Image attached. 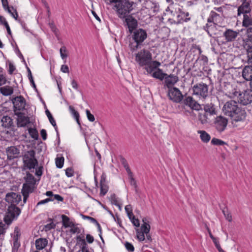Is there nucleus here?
<instances>
[{
	"mask_svg": "<svg viewBox=\"0 0 252 252\" xmlns=\"http://www.w3.org/2000/svg\"><path fill=\"white\" fill-rule=\"evenodd\" d=\"M211 143L214 145H223L224 144H226V143L224 141L216 138H213L212 139Z\"/></svg>",
	"mask_w": 252,
	"mask_h": 252,
	"instance_id": "nucleus-42",
	"label": "nucleus"
},
{
	"mask_svg": "<svg viewBox=\"0 0 252 252\" xmlns=\"http://www.w3.org/2000/svg\"><path fill=\"white\" fill-rule=\"evenodd\" d=\"M15 110H22L25 109L26 106L25 99L22 96H17L12 99Z\"/></svg>",
	"mask_w": 252,
	"mask_h": 252,
	"instance_id": "nucleus-17",
	"label": "nucleus"
},
{
	"mask_svg": "<svg viewBox=\"0 0 252 252\" xmlns=\"http://www.w3.org/2000/svg\"><path fill=\"white\" fill-rule=\"evenodd\" d=\"M0 92L2 95L8 96L13 94V89L10 86H6L0 88Z\"/></svg>",
	"mask_w": 252,
	"mask_h": 252,
	"instance_id": "nucleus-33",
	"label": "nucleus"
},
{
	"mask_svg": "<svg viewBox=\"0 0 252 252\" xmlns=\"http://www.w3.org/2000/svg\"><path fill=\"white\" fill-rule=\"evenodd\" d=\"M225 219L229 222L232 221V216L231 213L227 210V209H224L222 211Z\"/></svg>",
	"mask_w": 252,
	"mask_h": 252,
	"instance_id": "nucleus-43",
	"label": "nucleus"
},
{
	"mask_svg": "<svg viewBox=\"0 0 252 252\" xmlns=\"http://www.w3.org/2000/svg\"><path fill=\"white\" fill-rule=\"evenodd\" d=\"M45 113H46V114L47 115V116L48 117L49 120V121L50 122V123L54 126V127H55V129L57 130V128H56V122H55V121L54 120V118H53L52 117V115H51V113L50 112V111L47 109L46 111H45ZM57 131V130H56Z\"/></svg>",
	"mask_w": 252,
	"mask_h": 252,
	"instance_id": "nucleus-39",
	"label": "nucleus"
},
{
	"mask_svg": "<svg viewBox=\"0 0 252 252\" xmlns=\"http://www.w3.org/2000/svg\"><path fill=\"white\" fill-rule=\"evenodd\" d=\"M239 32L230 29H227L223 32V36L227 42L234 40L238 35Z\"/></svg>",
	"mask_w": 252,
	"mask_h": 252,
	"instance_id": "nucleus-25",
	"label": "nucleus"
},
{
	"mask_svg": "<svg viewBox=\"0 0 252 252\" xmlns=\"http://www.w3.org/2000/svg\"><path fill=\"white\" fill-rule=\"evenodd\" d=\"M29 132L32 138L37 139L38 137V134L36 129L30 128L29 129Z\"/></svg>",
	"mask_w": 252,
	"mask_h": 252,
	"instance_id": "nucleus-40",
	"label": "nucleus"
},
{
	"mask_svg": "<svg viewBox=\"0 0 252 252\" xmlns=\"http://www.w3.org/2000/svg\"><path fill=\"white\" fill-rule=\"evenodd\" d=\"M34 189V186L25 183L23 185L22 193L23 195V201L24 203L26 202V200L29 197L30 193L33 192Z\"/></svg>",
	"mask_w": 252,
	"mask_h": 252,
	"instance_id": "nucleus-22",
	"label": "nucleus"
},
{
	"mask_svg": "<svg viewBox=\"0 0 252 252\" xmlns=\"http://www.w3.org/2000/svg\"><path fill=\"white\" fill-rule=\"evenodd\" d=\"M111 200L112 203L115 205L119 206V208L121 209V206L118 202V200L116 197V196L115 194H112L111 196Z\"/></svg>",
	"mask_w": 252,
	"mask_h": 252,
	"instance_id": "nucleus-51",
	"label": "nucleus"
},
{
	"mask_svg": "<svg viewBox=\"0 0 252 252\" xmlns=\"http://www.w3.org/2000/svg\"><path fill=\"white\" fill-rule=\"evenodd\" d=\"M40 134H41V135L42 136V139L45 140L47 138V133H46V130L44 129H42L41 131H40Z\"/></svg>",
	"mask_w": 252,
	"mask_h": 252,
	"instance_id": "nucleus-62",
	"label": "nucleus"
},
{
	"mask_svg": "<svg viewBox=\"0 0 252 252\" xmlns=\"http://www.w3.org/2000/svg\"><path fill=\"white\" fill-rule=\"evenodd\" d=\"M8 224H6L2 222H0V235H4L5 233L6 230L8 227Z\"/></svg>",
	"mask_w": 252,
	"mask_h": 252,
	"instance_id": "nucleus-47",
	"label": "nucleus"
},
{
	"mask_svg": "<svg viewBox=\"0 0 252 252\" xmlns=\"http://www.w3.org/2000/svg\"><path fill=\"white\" fill-rule=\"evenodd\" d=\"M5 199L6 201L11 205L16 206L21 200V196L15 192H11L6 194Z\"/></svg>",
	"mask_w": 252,
	"mask_h": 252,
	"instance_id": "nucleus-16",
	"label": "nucleus"
},
{
	"mask_svg": "<svg viewBox=\"0 0 252 252\" xmlns=\"http://www.w3.org/2000/svg\"><path fill=\"white\" fill-rule=\"evenodd\" d=\"M198 132L199 133H200V138H201V140L203 142L207 143V142H208L210 141V140L211 139V136L205 131H204V130H199V131H198Z\"/></svg>",
	"mask_w": 252,
	"mask_h": 252,
	"instance_id": "nucleus-36",
	"label": "nucleus"
},
{
	"mask_svg": "<svg viewBox=\"0 0 252 252\" xmlns=\"http://www.w3.org/2000/svg\"><path fill=\"white\" fill-rule=\"evenodd\" d=\"M25 180H26V184H30L32 185H34L36 183V180L33 177V176L29 172H28L27 173L26 177L25 178Z\"/></svg>",
	"mask_w": 252,
	"mask_h": 252,
	"instance_id": "nucleus-37",
	"label": "nucleus"
},
{
	"mask_svg": "<svg viewBox=\"0 0 252 252\" xmlns=\"http://www.w3.org/2000/svg\"><path fill=\"white\" fill-rule=\"evenodd\" d=\"M217 23H207L204 29L210 36L212 37L217 34Z\"/></svg>",
	"mask_w": 252,
	"mask_h": 252,
	"instance_id": "nucleus-27",
	"label": "nucleus"
},
{
	"mask_svg": "<svg viewBox=\"0 0 252 252\" xmlns=\"http://www.w3.org/2000/svg\"><path fill=\"white\" fill-rule=\"evenodd\" d=\"M222 111L225 116L230 118L233 127H238L241 123L246 121L247 113L245 110L235 100L226 102L222 108Z\"/></svg>",
	"mask_w": 252,
	"mask_h": 252,
	"instance_id": "nucleus-1",
	"label": "nucleus"
},
{
	"mask_svg": "<svg viewBox=\"0 0 252 252\" xmlns=\"http://www.w3.org/2000/svg\"><path fill=\"white\" fill-rule=\"evenodd\" d=\"M151 229L150 226H144L141 225L140 229H137L136 230V236L137 239L140 241H143L145 240V233H148L150 232Z\"/></svg>",
	"mask_w": 252,
	"mask_h": 252,
	"instance_id": "nucleus-20",
	"label": "nucleus"
},
{
	"mask_svg": "<svg viewBox=\"0 0 252 252\" xmlns=\"http://www.w3.org/2000/svg\"><path fill=\"white\" fill-rule=\"evenodd\" d=\"M82 217L84 219H87L88 220H90L93 223H97V220L95 219L90 216L82 215Z\"/></svg>",
	"mask_w": 252,
	"mask_h": 252,
	"instance_id": "nucleus-57",
	"label": "nucleus"
},
{
	"mask_svg": "<svg viewBox=\"0 0 252 252\" xmlns=\"http://www.w3.org/2000/svg\"><path fill=\"white\" fill-rule=\"evenodd\" d=\"M37 160L34 157L30 161H29L27 163L24 164V165H25L28 169H34L35 166L37 165Z\"/></svg>",
	"mask_w": 252,
	"mask_h": 252,
	"instance_id": "nucleus-38",
	"label": "nucleus"
},
{
	"mask_svg": "<svg viewBox=\"0 0 252 252\" xmlns=\"http://www.w3.org/2000/svg\"><path fill=\"white\" fill-rule=\"evenodd\" d=\"M204 110L203 114L199 113L198 115V120L202 125L211 123L212 116L217 114L216 108L212 104L205 105L204 107Z\"/></svg>",
	"mask_w": 252,
	"mask_h": 252,
	"instance_id": "nucleus-3",
	"label": "nucleus"
},
{
	"mask_svg": "<svg viewBox=\"0 0 252 252\" xmlns=\"http://www.w3.org/2000/svg\"><path fill=\"white\" fill-rule=\"evenodd\" d=\"M86 240L90 244L92 243L94 241V237L90 234H87L86 235Z\"/></svg>",
	"mask_w": 252,
	"mask_h": 252,
	"instance_id": "nucleus-61",
	"label": "nucleus"
},
{
	"mask_svg": "<svg viewBox=\"0 0 252 252\" xmlns=\"http://www.w3.org/2000/svg\"><path fill=\"white\" fill-rule=\"evenodd\" d=\"M108 186L107 184H100V194L102 196L104 195L108 191Z\"/></svg>",
	"mask_w": 252,
	"mask_h": 252,
	"instance_id": "nucleus-41",
	"label": "nucleus"
},
{
	"mask_svg": "<svg viewBox=\"0 0 252 252\" xmlns=\"http://www.w3.org/2000/svg\"><path fill=\"white\" fill-rule=\"evenodd\" d=\"M193 94L205 98L208 95V86L205 83H198L192 87Z\"/></svg>",
	"mask_w": 252,
	"mask_h": 252,
	"instance_id": "nucleus-8",
	"label": "nucleus"
},
{
	"mask_svg": "<svg viewBox=\"0 0 252 252\" xmlns=\"http://www.w3.org/2000/svg\"><path fill=\"white\" fill-rule=\"evenodd\" d=\"M55 224L53 222H50L49 223L45 225L44 226L43 229L45 230V231H47L53 228Z\"/></svg>",
	"mask_w": 252,
	"mask_h": 252,
	"instance_id": "nucleus-54",
	"label": "nucleus"
},
{
	"mask_svg": "<svg viewBox=\"0 0 252 252\" xmlns=\"http://www.w3.org/2000/svg\"><path fill=\"white\" fill-rule=\"evenodd\" d=\"M15 114L17 116V126L18 127L25 126L28 124L30 123L29 117L24 115L23 113L16 112L14 110Z\"/></svg>",
	"mask_w": 252,
	"mask_h": 252,
	"instance_id": "nucleus-18",
	"label": "nucleus"
},
{
	"mask_svg": "<svg viewBox=\"0 0 252 252\" xmlns=\"http://www.w3.org/2000/svg\"><path fill=\"white\" fill-rule=\"evenodd\" d=\"M48 244V241L45 238H39L35 241L36 248L38 250H42Z\"/></svg>",
	"mask_w": 252,
	"mask_h": 252,
	"instance_id": "nucleus-31",
	"label": "nucleus"
},
{
	"mask_svg": "<svg viewBox=\"0 0 252 252\" xmlns=\"http://www.w3.org/2000/svg\"><path fill=\"white\" fill-rule=\"evenodd\" d=\"M242 4L238 7V14H241V12H251V7L250 3L251 0H240Z\"/></svg>",
	"mask_w": 252,
	"mask_h": 252,
	"instance_id": "nucleus-24",
	"label": "nucleus"
},
{
	"mask_svg": "<svg viewBox=\"0 0 252 252\" xmlns=\"http://www.w3.org/2000/svg\"><path fill=\"white\" fill-rule=\"evenodd\" d=\"M167 96L170 100L175 103H180L184 97L182 92L176 87L168 89Z\"/></svg>",
	"mask_w": 252,
	"mask_h": 252,
	"instance_id": "nucleus-9",
	"label": "nucleus"
},
{
	"mask_svg": "<svg viewBox=\"0 0 252 252\" xmlns=\"http://www.w3.org/2000/svg\"><path fill=\"white\" fill-rule=\"evenodd\" d=\"M78 244L80 245L83 252H89L87 249V244L85 240L83 239L80 235H78L76 237Z\"/></svg>",
	"mask_w": 252,
	"mask_h": 252,
	"instance_id": "nucleus-34",
	"label": "nucleus"
},
{
	"mask_svg": "<svg viewBox=\"0 0 252 252\" xmlns=\"http://www.w3.org/2000/svg\"><path fill=\"white\" fill-rule=\"evenodd\" d=\"M167 75L166 73H163L162 69L158 68V67L156 69V70L152 74V76L154 78L158 79L162 81Z\"/></svg>",
	"mask_w": 252,
	"mask_h": 252,
	"instance_id": "nucleus-29",
	"label": "nucleus"
},
{
	"mask_svg": "<svg viewBox=\"0 0 252 252\" xmlns=\"http://www.w3.org/2000/svg\"><path fill=\"white\" fill-rule=\"evenodd\" d=\"M7 158L9 159H12L18 158L20 154V150L15 146L8 147L6 149Z\"/></svg>",
	"mask_w": 252,
	"mask_h": 252,
	"instance_id": "nucleus-23",
	"label": "nucleus"
},
{
	"mask_svg": "<svg viewBox=\"0 0 252 252\" xmlns=\"http://www.w3.org/2000/svg\"><path fill=\"white\" fill-rule=\"evenodd\" d=\"M239 98V101L244 105H247L252 102V90L247 89L241 92L237 96Z\"/></svg>",
	"mask_w": 252,
	"mask_h": 252,
	"instance_id": "nucleus-10",
	"label": "nucleus"
},
{
	"mask_svg": "<svg viewBox=\"0 0 252 252\" xmlns=\"http://www.w3.org/2000/svg\"><path fill=\"white\" fill-rule=\"evenodd\" d=\"M189 13L188 12H181V14L178 15V16H181L182 17V19H183L184 18L186 17L185 19L184 20L185 22H188L190 20V18H188L187 17L189 16Z\"/></svg>",
	"mask_w": 252,
	"mask_h": 252,
	"instance_id": "nucleus-53",
	"label": "nucleus"
},
{
	"mask_svg": "<svg viewBox=\"0 0 252 252\" xmlns=\"http://www.w3.org/2000/svg\"><path fill=\"white\" fill-rule=\"evenodd\" d=\"M6 82L5 77L3 74H0V86L4 85Z\"/></svg>",
	"mask_w": 252,
	"mask_h": 252,
	"instance_id": "nucleus-59",
	"label": "nucleus"
},
{
	"mask_svg": "<svg viewBox=\"0 0 252 252\" xmlns=\"http://www.w3.org/2000/svg\"><path fill=\"white\" fill-rule=\"evenodd\" d=\"M224 90L226 95L232 98L238 96L240 91V89H238L237 87L230 83H228L225 85Z\"/></svg>",
	"mask_w": 252,
	"mask_h": 252,
	"instance_id": "nucleus-14",
	"label": "nucleus"
},
{
	"mask_svg": "<svg viewBox=\"0 0 252 252\" xmlns=\"http://www.w3.org/2000/svg\"><path fill=\"white\" fill-rule=\"evenodd\" d=\"M53 199H51L50 198H46L45 199H44V200H41L40 201H39V202H38L37 203V205H42V204H45L50 201H52Z\"/></svg>",
	"mask_w": 252,
	"mask_h": 252,
	"instance_id": "nucleus-60",
	"label": "nucleus"
},
{
	"mask_svg": "<svg viewBox=\"0 0 252 252\" xmlns=\"http://www.w3.org/2000/svg\"><path fill=\"white\" fill-rule=\"evenodd\" d=\"M141 45L140 43H131L129 44V47L130 50L132 51H134L137 50L138 48H140V45Z\"/></svg>",
	"mask_w": 252,
	"mask_h": 252,
	"instance_id": "nucleus-44",
	"label": "nucleus"
},
{
	"mask_svg": "<svg viewBox=\"0 0 252 252\" xmlns=\"http://www.w3.org/2000/svg\"><path fill=\"white\" fill-rule=\"evenodd\" d=\"M1 126L5 128H9L13 125V120L9 116H3L1 120Z\"/></svg>",
	"mask_w": 252,
	"mask_h": 252,
	"instance_id": "nucleus-30",
	"label": "nucleus"
},
{
	"mask_svg": "<svg viewBox=\"0 0 252 252\" xmlns=\"http://www.w3.org/2000/svg\"><path fill=\"white\" fill-rule=\"evenodd\" d=\"M21 235L20 230L18 227H15L14 229L13 239H19Z\"/></svg>",
	"mask_w": 252,
	"mask_h": 252,
	"instance_id": "nucleus-48",
	"label": "nucleus"
},
{
	"mask_svg": "<svg viewBox=\"0 0 252 252\" xmlns=\"http://www.w3.org/2000/svg\"><path fill=\"white\" fill-rule=\"evenodd\" d=\"M64 227H70L69 231L73 234L80 233L81 232V230L77 226V224H75L73 221L65 215H64Z\"/></svg>",
	"mask_w": 252,
	"mask_h": 252,
	"instance_id": "nucleus-11",
	"label": "nucleus"
},
{
	"mask_svg": "<svg viewBox=\"0 0 252 252\" xmlns=\"http://www.w3.org/2000/svg\"><path fill=\"white\" fill-rule=\"evenodd\" d=\"M228 123V119L220 115L214 118V121L212 123V126L217 131L221 133L226 129Z\"/></svg>",
	"mask_w": 252,
	"mask_h": 252,
	"instance_id": "nucleus-5",
	"label": "nucleus"
},
{
	"mask_svg": "<svg viewBox=\"0 0 252 252\" xmlns=\"http://www.w3.org/2000/svg\"><path fill=\"white\" fill-rule=\"evenodd\" d=\"M65 175L67 177H71L74 175V170L71 167L67 168L65 170Z\"/></svg>",
	"mask_w": 252,
	"mask_h": 252,
	"instance_id": "nucleus-45",
	"label": "nucleus"
},
{
	"mask_svg": "<svg viewBox=\"0 0 252 252\" xmlns=\"http://www.w3.org/2000/svg\"><path fill=\"white\" fill-rule=\"evenodd\" d=\"M211 239L213 240V241L216 248L218 249V250H219L221 248L217 238H215V237H213L212 238H211Z\"/></svg>",
	"mask_w": 252,
	"mask_h": 252,
	"instance_id": "nucleus-55",
	"label": "nucleus"
},
{
	"mask_svg": "<svg viewBox=\"0 0 252 252\" xmlns=\"http://www.w3.org/2000/svg\"><path fill=\"white\" fill-rule=\"evenodd\" d=\"M35 152L34 150L28 151L23 156V162L25 164L35 157Z\"/></svg>",
	"mask_w": 252,
	"mask_h": 252,
	"instance_id": "nucleus-32",
	"label": "nucleus"
},
{
	"mask_svg": "<svg viewBox=\"0 0 252 252\" xmlns=\"http://www.w3.org/2000/svg\"><path fill=\"white\" fill-rule=\"evenodd\" d=\"M152 59V54L147 50H141L135 55V61L141 66L149 64Z\"/></svg>",
	"mask_w": 252,
	"mask_h": 252,
	"instance_id": "nucleus-4",
	"label": "nucleus"
},
{
	"mask_svg": "<svg viewBox=\"0 0 252 252\" xmlns=\"http://www.w3.org/2000/svg\"><path fill=\"white\" fill-rule=\"evenodd\" d=\"M21 213L20 209L14 205H10L7 209V211L4 218L6 224H10L13 220L17 218Z\"/></svg>",
	"mask_w": 252,
	"mask_h": 252,
	"instance_id": "nucleus-7",
	"label": "nucleus"
},
{
	"mask_svg": "<svg viewBox=\"0 0 252 252\" xmlns=\"http://www.w3.org/2000/svg\"><path fill=\"white\" fill-rule=\"evenodd\" d=\"M182 101L185 105L189 106L192 109L199 110L200 109V104L191 96H185Z\"/></svg>",
	"mask_w": 252,
	"mask_h": 252,
	"instance_id": "nucleus-13",
	"label": "nucleus"
},
{
	"mask_svg": "<svg viewBox=\"0 0 252 252\" xmlns=\"http://www.w3.org/2000/svg\"><path fill=\"white\" fill-rule=\"evenodd\" d=\"M71 83L72 87L74 89L77 90L78 89V84H77V82L74 79L71 80Z\"/></svg>",
	"mask_w": 252,
	"mask_h": 252,
	"instance_id": "nucleus-63",
	"label": "nucleus"
},
{
	"mask_svg": "<svg viewBox=\"0 0 252 252\" xmlns=\"http://www.w3.org/2000/svg\"><path fill=\"white\" fill-rule=\"evenodd\" d=\"M56 165L58 168L63 167V157H57L56 158Z\"/></svg>",
	"mask_w": 252,
	"mask_h": 252,
	"instance_id": "nucleus-46",
	"label": "nucleus"
},
{
	"mask_svg": "<svg viewBox=\"0 0 252 252\" xmlns=\"http://www.w3.org/2000/svg\"><path fill=\"white\" fill-rule=\"evenodd\" d=\"M69 110L70 113L73 116L78 125L79 126H81V124L79 120L80 115L79 113L75 110L73 106L71 105L69 106Z\"/></svg>",
	"mask_w": 252,
	"mask_h": 252,
	"instance_id": "nucleus-35",
	"label": "nucleus"
},
{
	"mask_svg": "<svg viewBox=\"0 0 252 252\" xmlns=\"http://www.w3.org/2000/svg\"><path fill=\"white\" fill-rule=\"evenodd\" d=\"M211 16L212 18L214 19V20L217 23L218 21V18L220 17L219 14H217L216 12L212 11L210 13Z\"/></svg>",
	"mask_w": 252,
	"mask_h": 252,
	"instance_id": "nucleus-56",
	"label": "nucleus"
},
{
	"mask_svg": "<svg viewBox=\"0 0 252 252\" xmlns=\"http://www.w3.org/2000/svg\"><path fill=\"white\" fill-rule=\"evenodd\" d=\"M42 167H40L38 169L36 170L35 174L37 176H40L42 174Z\"/></svg>",
	"mask_w": 252,
	"mask_h": 252,
	"instance_id": "nucleus-64",
	"label": "nucleus"
},
{
	"mask_svg": "<svg viewBox=\"0 0 252 252\" xmlns=\"http://www.w3.org/2000/svg\"><path fill=\"white\" fill-rule=\"evenodd\" d=\"M125 246L126 249L128 251L132 252L134 251V246H133V245L131 243H129L128 242H126L125 244Z\"/></svg>",
	"mask_w": 252,
	"mask_h": 252,
	"instance_id": "nucleus-50",
	"label": "nucleus"
},
{
	"mask_svg": "<svg viewBox=\"0 0 252 252\" xmlns=\"http://www.w3.org/2000/svg\"><path fill=\"white\" fill-rule=\"evenodd\" d=\"M161 65L160 63L157 61H151L149 64L145 65V69L148 74H152Z\"/></svg>",
	"mask_w": 252,
	"mask_h": 252,
	"instance_id": "nucleus-26",
	"label": "nucleus"
},
{
	"mask_svg": "<svg viewBox=\"0 0 252 252\" xmlns=\"http://www.w3.org/2000/svg\"><path fill=\"white\" fill-rule=\"evenodd\" d=\"M131 222L132 223V224L136 226V227H139V225H140V223H139V221L138 219H135V217L134 218H132V219L131 220H130Z\"/></svg>",
	"mask_w": 252,
	"mask_h": 252,
	"instance_id": "nucleus-58",
	"label": "nucleus"
},
{
	"mask_svg": "<svg viewBox=\"0 0 252 252\" xmlns=\"http://www.w3.org/2000/svg\"><path fill=\"white\" fill-rule=\"evenodd\" d=\"M133 2L129 0H124L122 2L115 4L114 9H116V13L120 19H124L129 15V14L132 10Z\"/></svg>",
	"mask_w": 252,
	"mask_h": 252,
	"instance_id": "nucleus-2",
	"label": "nucleus"
},
{
	"mask_svg": "<svg viewBox=\"0 0 252 252\" xmlns=\"http://www.w3.org/2000/svg\"><path fill=\"white\" fill-rule=\"evenodd\" d=\"M130 184L131 186H133L135 188V191L137 192V185L136 184V181L133 177V175L130 177H128Z\"/></svg>",
	"mask_w": 252,
	"mask_h": 252,
	"instance_id": "nucleus-49",
	"label": "nucleus"
},
{
	"mask_svg": "<svg viewBox=\"0 0 252 252\" xmlns=\"http://www.w3.org/2000/svg\"><path fill=\"white\" fill-rule=\"evenodd\" d=\"M147 36L146 31L142 29H139L134 32L132 38L135 42L142 44L147 38Z\"/></svg>",
	"mask_w": 252,
	"mask_h": 252,
	"instance_id": "nucleus-15",
	"label": "nucleus"
},
{
	"mask_svg": "<svg viewBox=\"0 0 252 252\" xmlns=\"http://www.w3.org/2000/svg\"><path fill=\"white\" fill-rule=\"evenodd\" d=\"M86 115H87L88 119L90 122H94L95 120L94 116L91 113L90 111L89 110H86Z\"/></svg>",
	"mask_w": 252,
	"mask_h": 252,
	"instance_id": "nucleus-52",
	"label": "nucleus"
},
{
	"mask_svg": "<svg viewBox=\"0 0 252 252\" xmlns=\"http://www.w3.org/2000/svg\"><path fill=\"white\" fill-rule=\"evenodd\" d=\"M164 79L165 83L164 86H166L168 89L173 88V85L179 80L178 76L173 74H167Z\"/></svg>",
	"mask_w": 252,
	"mask_h": 252,
	"instance_id": "nucleus-19",
	"label": "nucleus"
},
{
	"mask_svg": "<svg viewBox=\"0 0 252 252\" xmlns=\"http://www.w3.org/2000/svg\"><path fill=\"white\" fill-rule=\"evenodd\" d=\"M249 58L247 57L246 62L248 65L245 66L242 71V76L247 81H250V85L252 87V63H249Z\"/></svg>",
	"mask_w": 252,
	"mask_h": 252,
	"instance_id": "nucleus-12",
	"label": "nucleus"
},
{
	"mask_svg": "<svg viewBox=\"0 0 252 252\" xmlns=\"http://www.w3.org/2000/svg\"><path fill=\"white\" fill-rule=\"evenodd\" d=\"M247 38L243 40V46L246 50L247 57L249 58V63H252V28L247 30Z\"/></svg>",
	"mask_w": 252,
	"mask_h": 252,
	"instance_id": "nucleus-6",
	"label": "nucleus"
},
{
	"mask_svg": "<svg viewBox=\"0 0 252 252\" xmlns=\"http://www.w3.org/2000/svg\"><path fill=\"white\" fill-rule=\"evenodd\" d=\"M124 19H125V21L126 25L128 28L129 32L131 33L137 26V20L130 15L127 16Z\"/></svg>",
	"mask_w": 252,
	"mask_h": 252,
	"instance_id": "nucleus-21",
	"label": "nucleus"
},
{
	"mask_svg": "<svg viewBox=\"0 0 252 252\" xmlns=\"http://www.w3.org/2000/svg\"><path fill=\"white\" fill-rule=\"evenodd\" d=\"M250 12H241L243 14V26L248 27L252 25V17L250 14Z\"/></svg>",
	"mask_w": 252,
	"mask_h": 252,
	"instance_id": "nucleus-28",
	"label": "nucleus"
}]
</instances>
